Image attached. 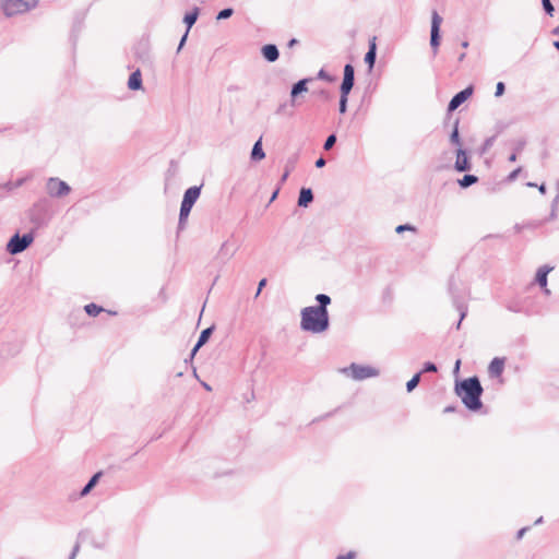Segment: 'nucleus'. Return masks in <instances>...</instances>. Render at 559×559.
<instances>
[{"mask_svg": "<svg viewBox=\"0 0 559 559\" xmlns=\"http://www.w3.org/2000/svg\"><path fill=\"white\" fill-rule=\"evenodd\" d=\"M455 390L467 408L477 411L481 407L480 395L483 388L476 377L463 380L456 385Z\"/></svg>", "mask_w": 559, "mask_h": 559, "instance_id": "nucleus-1", "label": "nucleus"}, {"mask_svg": "<svg viewBox=\"0 0 559 559\" xmlns=\"http://www.w3.org/2000/svg\"><path fill=\"white\" fill-rule=\"evenodd\" d=\"M301 329L312 333H321L329 326L328 310L323 308L307 307L301 311Z\"/></svg>", "mask_w": 559, "mask_h": 559, "instance_id": "nucleus-2", "label": "nucleus"}, {"mask_svg": "<svg viewBox=\"0 0 559 559\" xmlns=\"http://www.w3.org/2000/svg\"><path fill=\"white\" fill-rule=\"evenodd\" d=\"M39 0H1V8L5 16L23 14L34 9Z\"/></svg>", "mask_w": 559, "mask_h": 559, "instance_id": "nucleus-3", "label": "nucleus"}, {"mask_svg": "<svg viewBox=\"0 0 559 559\" xmlns=\"http://www.w3.org/2000/svg\"><path fill=\"white\" fill-rule=\"evenodd\" d=\"M199 197H200V188H198V187H191L185 192L183 200H182L181 207H180V215H179L180 223H182L183 221H186L188 218V216L191 212V209H192L193 204L195 203V201L199 199Z\"/></svg>", "mask_w": 559, "mask_h": 559, "instance_id": "nucleus-4", "label": "nucleus"}, {"mask_svg": "<svg viewBox=\"0 0 559 559\" xmlns=\"http://www.w3.org/2000/svg\"><path fill=\"white\" fill-rule=\"evenodd\" d=\"M442 23V17L438 14L437 11H433L431 14V29H430V46L433 55H437L439 46H440V25Z\"/></svg>", "mask_w": 559, "mask_h": 559, "instance_id": "nucleus-5", "label": "nucleus"}, {"mask_svg": "<svg viewBox=\"0 0 559 559\" xmlns=\"http://www.w3.org/2000/svg\"><path fill=\"white\" fill-rule=\"evenodd\" d=\"M343 371L348 373L355 380H364L374 377L378 373L377 370L371 367L359 366L356 364L350 365L349 368L344 369Z\"/></svg>", "mask_w": 559, "mask_h": 559, "instance_id": "nucleus-6", "label": "nucleus"}, {"mask_svg": "<svg viewBox=\"0 0 559 559\" xmlns=\"http://www.w3.org/2000/svg\"><path fill=\"white\" fill-rule=\"evenodd\" d=\"M33 241V237L31 235H24L20 237L19 235H14L8 243V250L15 254L25 250Z\"/></svg>", "mask_w": 559, "mask_h": 559, "instance_id": "nucleus-7", "label": "nucleus"}, {"mask_svg": "<svg viewBox=\"0 0 559 559\" xmlns=\"http://www.w3.org/2000/svg\"><path fill=\"white\" fill-rule=\"evenodd\" d=\"M47 191L51 197H62L70 192V187L58 178H50L47 182Z\"/></svg>", "mask_w": 559, "mask_h": 559, "instance_id": "nucleus-8", "label": "nucleus"}, {"mask_svg": "<svg viewBox=\"0 0 559 559\" xmlns=\"http://www.w3.org/2000/svg\"><path fill=\"white\" fill-rule=\"evenodd\" d=\"M504 365H506L504 358H500V357L493 358L488 367L489 374L495 378H501V374L504 370Z\"/></svg>", "mask_w": 559, "mask_h": 559, "instance_id": "nucleus-9", "label": "nucleus"}, {"mask_svg": "<svg viewBox=\"0 0 559 559\" xmlns=\"http://www.w3.org/2000/svg\"><path fill=\"white\" fill-rule=\"evenodd\" d=\"M469 168H471V164H469L468 157L466 155V152L462 148H457L455 169L457 171H466V170H469Z\"/></svg>", "mask_w": 559, "mask_h": 559, "instance_id": "nucleus-10", "label": "nucleus"}, {"mask_svg": "<svg viewBox=\"0 0 559 559\" xmlns=\"http://www.w3.org/2000/svg\"><path fill=\"white\" fill-rule=\"evenodd\" d=\"M354 82H355L354 80L343 78V81L341 84V97H340L338 105H347V102H348L347 96L354 86Z\"/></svg>", "mask_w": 559, "mask_h": 559, "instance_id": "nucleus-11", "label": "nucleus"}, {"mask_svg": "<svg viewBox=\"0 0 559 559\" xmlns=\"http://www.w3.org/2000/svg\"><path fill=\"white\" fill-rule=\"evenodd\" d=\"M473 86L469 85L466 88L462 90L461 92L456 93L452 99L449 102L448 105H462L465 103L473 94Z\"/></svg>", "mask_w": 559, "mask_h": 559, "instance_id": "nucleus-12", "label": "nucleus"}, {"mask_svg": "<svg viewBox=\"0 0 559 559\" xmlns=\"http://www.w3.org/2000/svg\"><path fill=\"white\" fill-rule=\"evenodd\" d=\"M376 39H377L376 37H372L369 40V48H368V51L365 55V62L368 64L370 70L374 67L376 58H377Z\"/></svg>", "mask_w": 559, "mask_h": 559, "instance_id": "nucleus-13", "label": "nucleus"}, {"mask_svg": "<svg viewBox=\"0 0 559 559\" xmlns=\"http://www.w3.org/2000/svg\"><path fill=\"white\" fill-rule=\"evenodd\" d=\"M263 58L269 62H274L280 57L277 47L273 44L264 45L261 49Z\"/></svg>", "mask_w": 559, "mask_h": 559, "instance_id": "nucleus-14", "label": "nucleus"}, {"mask_svg": "<svg viewBox=\"0 0 559 559\" xmlns=\"http://www.w3.org/2000/svg\"><path fill=\"white\" fill-rule=\"evenodd\" d=\"M312 81H313L312 79H302V80H299L297 83H295L290 91V96H292L293 100H295L301 93L307 92L308 91L307 84Z\"/></svg>", "mask_w": 559, "mask_h": 559, "instance_id": "nucleus-15", "label": "nucleus"}, {"mask_svg": "<svg viewBox=\"0 0 559 559\" xmlns=\"http://www.w3.org/2000/svg\"><path fill=\"white\" fill-rule=\"evenodd\" d=\"M552 270V267L543 266L538 269L536 273V283L545 289V292L548 294L549 290L547 288V275Z\"/></svg>", "mask_w": 559, "mask_h": 559, "instance_id": "nucleus-16", "label": "nucleus"}, {"mask_svg": "<svg viewBox=\"0 0 559 559\" xmlns=\"http://www.w3.org/2000/svg\"><path fill=\"white\" fill-rule=\"evenodd\" d=\"M128 86L132 91L140 90L142 86V75L140 70H136L131 73L128 80Z\"/></svg>", "mask_w": 559, "mask_h": 559, "instance_id": "nucleus-17", "label": "nucleus"}, {"mask_svg": "<svg viewBox=\"0 0 559 559\" xmlns=\"http://www.w3.org/2000/svg\"><path fill=\"white\" fill-rule=\"evenodd\" d=\"M313 200V194L311 189L302 188L300 190L299 199H298V205L302 207H307L309 203H311Z\"/></svg>", "mask_w": 559, "mask_h": 559, "instance_id": "nucleus-18", "label": "nucleus"}, {"mask_svg": "<svg viewBox=\"0 0 559 559\" xmlns=\"http://www.w3.org/2000/svg\"><path fill=\"white\" fill-rule=\"evenodd\" d=\"M199 15V9L194 8L191 12L185 15L183 22L187 24V31H189L192 25L197 22Z\"/></svg>", "mask_w": 559, "mask_h": 559, "instance_id": "nucleus-19", "label": "nucleus"}, {"mask_svg": "<svg viewBox=\"0 0 559 559\" xmlns=\"http://www.w3.org/2000/svg\"><path fill=\"white\" fill-rule=\"evenodd\" d=\"M251 157H252V159H255V160H261L265 157V154L262 150L261 139L259 141H257L255 144L253 145V148L251 152Z\"/></svg>", "mask_w": 559, "mask_h": 559, "instance_id": "nucleus-20", "label": "nucleus"}, {"mask_svg": "<svg viewBox=\"0 0 559 559\" xmlns=\"http://www.w3.org/2000/svg\"><path fill=\"white\" fill-rule=\"evenodd\" d=\"M212 333V329H205L201 332V335L199 337V341L194 347V352L198 350L203 344H205Z\"/></svg>", "mask_w": 559, "mask_h": 559, "instance_id": "nucleus-21", "label": "nucleus"}, {"mask_svg": "<svg viewBox=\"0 0 559 559\" xmlns=\"http://www.w3.org/2000/svg\"><path fill=\"white\" fill-rule=\"evenodd\" d=\"M478 178L474 175H465L460 181V186L463 188L469 187L474 183H476Z\"/></svg>", "mask_w": 559, "mask_h": 559, "instance_id": "nucleus-22", "label": "nucleus"}, {"mask_svg": "<svg viewBox=\"0 0 559 559\" xmlns=\"http://www.w3.org/2000/svg\"><path fill=\"white\" fill-rule=\"evenodd\" d=\"M84 309H85L86 313L92 317H96L103 311V308L95 304H88L85 306Z\"/></svg>", "mask_w": 559, "mask_h": 559, "instance_id": "nucleus-23", "label": "nucleus"}, {"mask_svg": "<svg viewBox=\"0 0 559 559\" xmlns=\"http://www.w3.org/2000/svg\"><path fill=\"white\" fill-rule=\"evenodd\" d=\"M450 140L453 144H455L456 146H459V148H461V140H460V135H459L457 122H455V124H454Z\"/></svg>", "mask_w": 559, "mask_h": 559, "instance_id": "nucleus-24", "label": "nucleus"}, {"mask_svg": "<svg viewBox=\"0 0 559 559\" xmlns=\"http://www.w3.org/2000/svg\"><path fill=\"white\" fill-rule=\"evenodd\" d=\"M420 373H416L406 384L407 391H413L419 383Z\"/></svg>", "mask_w": 559, "mask_h": 559, "instance_id": "nucleus-25", "label": "nucleus"}, {"mask_svg": "<svg viewBox=\"0 0 559 559\" xmlns=\"http://www.w3.org/2000/svg\"><path fill=\"white\" fill-rule=\"evenodd\" d=\"M343 78H347L355 81V69L350 63L345 64Z\"/></svg>", "mask_w": 559, "mask_h": 559, "instance_id": "nucleus-26", "label": "nucleus"}, {"mask_svg": "<svg viewBox=\"0 0 559 559\" xmlns=\"http://www.w3.org/2000/svg\"><path fill=\"white\" fill-rule=\"evenodd\" d=\"M233 13H234V10L231 8H226L218 12L216 19L217 20H226V19L230 17L233 15Z\"/></svg>", "mask_w": 559, "mask_h": 559, "instance_id": "nucleus-27", "label": "nucleus"}, {"mask_svg": "<svg viewBox=\"0 0 559 559\" xmlns=\"http://www.w3.org/2000/svg\"><path fill=\"white\" fill-rule=\"evenodd\" d=\"M317 300L320 302L319 308H323V309H326V306L331 302L330 297L324 294H319L317 296Z\"/></svg>", "mask_w": 559, "mask_h": 559, "instance_id": "nucleus-28", "label": "nucleus"}, {"mask_svg": "<svg viewBox=\"0 0 559 559\" xmlns=\"http://www.w3.org/2000/svg\"><path fill=\"white\" fill-rule=\"evenodd\" d=\"M542 3H543V8H544L545 12H546L548 15H552V14H554V11H555V8H554V5L551 4L550 0H542Z\"/></svg>", "mask_w": 559, "mask_h": 559, "instance_id": "nucleus-29", "label": "nucleus"}, {"mask_svg": "<svg viewBox=\"0 0 559 559\" xmlns=\"http://www.w3.org/2000/svg\"><path fill=\"white\" fill-rule=\"evenodd\" d=\"M404 230H409V231H416V227L412 226V225H399L396 228H395V231L397 234H401L403 233Z\"/></svg>", "mask_w": 559, "mask_h": 559, "instance_id": "nucleus-30", "label": "nucleus"}, {"mask_svg": "<svg viewBox=\"0 0 559 559\" xmlns=\"http://www.w3.org/2000/svg\"><path fill=\"white\" fill-rule=\"evenodd\" d=\"M335 141L336 136L334 134L330 135L324 143V150H330L335 144Z\"/></svg>", "mask_w": 559, "mask_h": 559, "instance_id": "nucleus-31", "label": "nucleus"}, {"mask_svg": "<svg viewBox=\"0 0 559 559\" xmlns=\"http://www.w3.org/2000/svg\"><path fill=\"white\" fill-rule=\"evenodd\" d=\"M506 86L503 82H498L496 86V96H501L504 93Z\"/></svg>", "mask_w": 559, "mask_h": 559, "instance_id": "nucleus-32", "label": "nucleus"}, {"mask_svg": "<svg viewBox=\"0 0 559 559\" xmlns=\"http://www.w3.org/2000/svg\"><path fill=\"white\" fill-rule=\"evenodd\" d=\"M100 476H102V472L96 473V474L91 478V480L88 481V483H90V486H93V487H94V486L97 484V481H98V479L100 478Z\"/></svg>", "mask_w": 559, "mask_h": 559, "instance_id": "nucleus-33", "label": "nucleus"}, {"mask_svg": "<svg viewBox=\"0 0 559 559\" xmlns=\"http://www.w3.org/2000/svg\"><path fill=\"white\" fill-rule=\"evenodd\" d=\"M424 371L435 372V371H437V367H436V365L428 362V364H426Z\"/></svg>", "mask_w": 559, "mask_h": 559, "instance_id": "nucleus-34", "label": "nucleus"}, {"mask_svg": "<svg viewBox=\"0 0 559 559\" xmlns=\"http://www.w3.org/2000/svg\"><path fill=\"white\" fill-rule=\"evenodd\" d=\"M266 285V278H262L259 283L257 295H259L262 290V288Z\"/></svg>", "mask_w": 559, "mask_h": 559, "instance_id": "nucleus-35", "label": "nucleus"}, {"mask_svg": "<svg viewBox=\"0 0 559 559\" xmlns=\"http://www.w3.org/2000/svg\"><path fill=\"white\" fill-rule=\"evenodd\" d=\"M93 488V486H90V483L83 488L82 492H81V496H85L87 495L91 489Z\"/></svg>", "mask_w": 559, "mask_h": 559, "instance_id": "nucleus-36", "label": "nucleus"}, {"mask_svg": "<svg viewBox=\"0 0 559 559\" xmlns=\"http://www.w3.org/2000/svg\"><path fill=\"white\" fill-rule=\"evenodd\" d=\"M337 559H355V554L348 552L347 555L337 557Z\"/></svg>", "mask_w": 559, "mask_h": 559, "instance_id": "nucleus-37", "label": "nucleus"}, {"mask_svg": "<svg viewBox=\"0 0 559 559\" xmlns=\"http://www.w3.org/2000/svg\"><path fill=\"white\" fill-rule=\"evenodd\" d=\"M187 36H188V31H187V32H186V34L182 36V38H181V40H180V43H179V46H178V50H180V49L183 47V45H185V43H186V39H187Z\"/></svg>", "mask_w": 559, "mask_h": 559, "instance_id": "nucleus-38", "label": "nucleus"}, {"mask_svg": "<svg viewBox=\"0 0 559 559\" xmlns=\"http://www.w3.org/2000/svg\"><path fill=\"white\" fill-rule=\"evenodd\" d=\"M325 165V160L323 158H319L317 162H316V166L317 167H323Z\"/></svg>", "mask_w": 559, "mask_h": 559, "instance_id": "nucleus-39", "label": "nucleus"}, {"mask_svg": "<svg viewBox=\"0 0 559 559\" xmlns=\"http://www.w3.org/2000/svg\"><path fill=\"white\" fill-rule=\"evenodd\" d=\"M551 34L555 36H559V25L551 31Z\"/></svg>", "mask_w": 559, "mask_h": 559, "instance_id": "nucleus-40", "label": "nucleus"}, {"mask_svg": "<svg viewBox=\"0 0 559 559\" xmlns=\"http://www.w3.org/2000/svg\"><path fill=\"white\" fill-rule=\"evenodd\" d=\"M297 43H298V40H297L296 38H293V39H290V40H289V43H288V47H293V46H295Z\"/></svg>", "mask_w": 559, "mask_h": 559, "instance_id": "nucleus-41", "label": "nucleus"}, {"mask_svg": "<svg viewBox=\"0 0 559 559\" xmlns=\"http://www.w3.org/2000/svg\"><path fill=\"white\" fill-rule=\"evenodd\" d=\"M468 45H469V44H468V41H467V40H464V41H462V44H461L462 48H464V49H466V48L468 47Z\"/></svg>", "mask_w": 559, "mask_h": 559, "instance_id": "nucleus-42", "label": "nucleus"}, {"mask_svg": "<svg viewBox=\"0 0 559 559\" xmlns=\"http://www.w3.org/2000/svg\"><path fill=\"white\" fill-rule=\"evenodd\" d=\"M326 73L324 72V70H320L319 72V78H326Z\"/></svg>", "mask_w": 559, "mask_h": 559, "instance_id": "nucleus-43", "label": "nucleus"}, {"mask_svg": "<svg viewBox=\"0 0 559 559\" xmlns=\"http://www.w3.org/2000/svg\"><path fill=\"white\" fill-rule=\"evenodd\" d=\"M509 160L510 162H515L516 160V154L513 153L510 157H509Z\"/></svg>", "mask_w": 559, "mask_h": 559, "instance_id": "nucleus-44", "label": "nucleus"}, {"mask_svg": "<svg viewBox=\"0 0 559 559\" xmlns=\"http://www.w3.org/2000/svg\"><path fill=\"white\" fill-rule=\"evenodd\" d=\"M465 56H466V55H465L464 52H463V53H461V55L459 56L457 60H459L460 62H461V61H463V60H464V58H465Z\"/></svg>", "mask_w": 559, "mask_h": 559, "instance_id": "nucleus-45", "label": "nucleus"}, {"mask_svg": "<svg viewBox=\"0 0 559 559\" xmlns=\"http://www.w3.org/2000/svg\"><path fill=\"white\" fill-rule=\"evenodd\" d=\"M554 46L559 51V40L554 41Z\"/></svg>", "mask_w": 559, "mask_h": 559, "instance_id": "nucleus-46", "label": "nucleus"}, {"mask_svg": "<svg viewBox=\"0 0 559 559\" xmlns=\"http://www.w3.org/2000/svg\"><path fill=\"white\" fill-rule=\"evenodd\" d=\"M277 193H278V191L276 190V191L272 194L271 201H273V200L277 197Z\"/></svg>", "mask_w": 559, "mask_h": 559, "instance_id": "nucleus-47", "label": "nucleus"}, {"mask_svg": "<svg viewBox=\"0 0 559 559\" xmlns=\"http://www.w3.org/2000/svg\"><path fill=\"white\" fill-rule=\"evenodd\" d=\"M519 171H520V169L513 171L512 175H511V178H514Z\"/></svg>", "mask_w": 559, "mask_h": 559, "instance_id": "nucleus-48", "label": "nucleus"}, {"mask_svg": "<svg viewBox=\"0 0 559 559\" xmlns=\"http://www.w3.org/2000/svg\"><path fill=\"white\" fill-rule=\"evenodd\" d=\"M345 110H346V107H340V111H341V114H344V112H345Z\"/></svg>", "mask_w": 559, "mask_h": 559, "instance_id": "nucleus-49", "label": "nucleus"}, {"mask_svg": "<svg viewBox=\"0 0 559 559\" xmlns=\"http://www.w3.org/2000/svg\"><path fill=\"white\" fill-rule=\"evenodd\" d=\"M288 174L285 173L284 176H283V180H285L287 178Z\"/></svg>", "mask_w": 559, "mask_h": 559, "instance_id": "nucleus-50", "label": "nucleus"}]
</instances>
